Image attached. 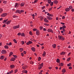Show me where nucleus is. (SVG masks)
Instances as JSON below:
<instances>
[{"label":"nucleus","instance_id":"nucleus-1","mask_svg":"<svg viewBox=\"0 0 74 74\" xmlns=\"http://www.w3.org/2000/svg\"><path fill=\"white\" fill-rule=\"evenodd\" d=\"M58 39L59 40H64V38L62 36H60V35H59L58 36Z\"/></svg>","mask_w":74,"mask_h":74},{"label":"nucleus","instance_id":"nucleus-2","mask_svg":"<svg viewBox=\"0 0 74 74\" xmlns=\"http://www.w3.org/2000/svg\"><path fill=\"white\" fill-rule=\"evenodd\" d=\"M43 64H43V63H42L40 65L38 66L39 67H38V69L39 70H40V69H41L43 67Z\"/></svg>","mask_w":74,"mask_h":74},{"label":"nucleus","instance_id":"nucleus-3","mask_svg":"<svg viewBox=\"0 0 74 74\" xmlns=\"http://www.w3.org/2000/svg\"><path fill=\"white\" fill-rule=\"evenodd\" d=\"M7 13H3L1 15V16L2 17H5L6 16H7Z\"/></svg>","mask_w":74,"mask_h":74},{"label":"nucleus","instance_id":"nucleus-4","mask_svg":"<svg viewBox=\"0 0 74 74\" xmlns=\"http://www.w3.org/2000/svg\"><path fill=\"white\" fill-rule=\"evenodd\" d=\"M19 27V25H18L14 26L13 27V29H18Z\"/></svg>","mask_w":74,"mask_h":74},{"label":"nucleus","instance_id":"nucleus-5","mask_svg":"<svg viewBox=\"0 0 74 74\" xmlns=\"http://www.w3.org/2000/svg\"><path fill=\"white\" fill-rule=\"evenodd\" d=\"M7 53V51L5 50H3L1 51V53L2 54H5Z\"/></svg>","mask_w":74,"mask_h":74},{"label":"nucleus","instance_id":"nucleus-6","mask_svg":"<svg viewBox=\"0 0 74 74\" xmlns=\"http://www.w3.org/2000/svg\"><path fill=\"white\" fill-rule=\"evenodd\" d=\"M32 43H33V42H32V41H29L27 43V45H29V44H32Z\"/></svg>","mask_w":74,"mask_h":74},{"label":"nucleus","instance_id":"nucleus-7","mask_svg":"<svg viewBox=\"0 0 74 74\" xmlns=\"http://www.w3.org/2000/svg\"><path fill=\"white\" fill-rule=\"evenodd\" d=\"M47 31L48 32H51V33H53V30L51 29H48Z\"/></svg>","mask_w":74,"mask_h":74},{"label":"nucleus","instance_id":"nucleus-8","mask_svg":"<svg viewBox=\"0 0 74 74\" xmlns=\"http://www.w3.org/2000/svg\"><path fill=\"white\" fill-rule=\"evenodd\" d=\"M47 18L48 20H52V18L49 16H47Z\"/></svg>","mask_w":74,"mask_h":74},{"label":"nucleus","instance_id":"nucleus-9","mask_svg":"<svg viewBox=\"0 0 74 74\" xmlns=\"http://www.w3.org/2000/svg\"><path fill=\"white\" fill-rule=\"evenodd\" d=\"M44 20L45 22H46V23H48V22H49V21L47 20V19L46 18H44Z\"/></svg>","mask_w":74,"mask_h":74},{"label":"nucleus","instance_id":"nucleus-10","mask_svg":"<svg viewBox=\"0 0 74 74\" xmlns=\"http://www.w3.org/2000/svg\"><path fill=\"white\" fill-rule=\"evenodd\" d=\"M36 34L37 36H39V35H40V32H39V30H37L36 32Z\"/></svg>","mask_w":74,"mask_h":74},{"label":"nucleus","instance_id":"nucleus-11","mask_svg":"<svg viewBox=\"0 0 74 74\" xmlns=\"http://www.w3.org/2000/svg\"><path fill=\"white\" fill-rule=\"evenodd\" d=\"M15 13H18L19 14H21V10H17L15 12Z\"/></svg>","mask_w":74,"mask_h":74},{"label":"nucleus","instance_id":"nucleus-12","mask_svg":"<svg viewBox=\"0 0 74 74\" xmlns=\"http://www.w3.org/2000/svg\"><path fill=\"white\" fill-rule=\"evenodd\" d=\"M27 66H23L22 68L23 70H25L27 68Z\"/></svg>","mask_w":74,"mask_h":74},{"label":"nucleus","instance_id":"nucleus-13","mask_svg":"<svg viewBox=\"0 0 74 74\" xmlns=\"http://www.w3.org/2000/svg\"><path fill=\"white\" fill-rule=\"evenodd\" d=\"M11 22V20L8 21L6 22V24H7V25H10Z\"/></svg>","mask_w":74,"mask_h":74},{"label":"nucleus","instance_id":"nucleus-14","mask_svg":"<svg viewBox=\"0 0 74 74\" xmlns=\"http://www.w3.org/2000/svg\"><path fill=\"white\" fill-rule=\"evenodd\" d=\"M31 49L32 51H33V52H35V51H36V49H35V48L34 47L31 48Z\"/></svg>","mask_w":74,"mask_h":74},{"label":"nucleus","instance_id":"nucleus-15","mask_svg":"<svg viewBox=\"0 0 74 74\" xmlns=\"http://www.w3.org/2000/svg\"><path fill=\"white\" fill-rule=\"evenodd\" d=\"M70 9L69 8H66L65 9V11L66 12H68V11H70Z\"/></svg>","mask_w":74,"mask_h":74},{"label":"nucleus","instance_id":"nucleus-16","mask_svg":"<svg viewBox=\"0 0 74 74\" xmlns=\"http://www.w3.org/2000/svg\"><path fill=\"white\" fill-rule=\"evenodd\" d=\"M39 18L40 21H42L43 19H44V17L42 16H40L39 17Z\"/></svg>","mask_w":74,"mask_h":74},{"label":"nucleus","instance_id":"nucleus-17","mask_svg":"<svg viewBox=\"0 0 74 74\" xmlns=\"http://www.w3.org/2000/svg\"><path fill=\"white\" fill-rule=\"evenodd\" d=\"M13 72H14V71L12 70L11 71H10L9 72H8L7 74H12V73H13Z\"/></svg>","mask_w":74,"mask_h":74},{"label":"nucleus","instance_id":"nucleus-18","mask_svg":"<svg viewBox=\"0 0 74 74\" xmlns=\"http://www.w3.org/2000/svg\"><path fill=\"white\" fill-rule=\"evenodd\" d=\"M53 3L54 4H57L58 3V1L56 0L53 1Z\"/></svg>","mask_w":74,"mask_h":74},{"label":"nucleus","instance_id":"nucleus-19","mask_svg":"<svg viewBox=\"0 0 74 74\" xmlns=\"http://www.w3.org/2000/svg\"><path fill=\"white\" fill-rule=\"evenodd\" d=\"M47 15L48 16H51V17H52V16H53V15L50 14L49 13H48Z\"/></svg>","mask_w":74,"mask_h":74},{"label":"nucleus","instance_id":"nucleus-20","mask_svg":"<svg viewBox=\"0 0 74 74\" xmlns=\"http://www.w3.org/2000/svg\"><path fill=\"white\" fill-rule=\"evenodd\" d=\"M24 5H25V3L23 2L20 4V6L21 7H23V6H24Z\"/></svg>","mask_w":74,"mask_h":74},{"label":"nucleus","instance_id":"nucleus-21","mask_svg":"<svg viewBox=\"0 0 74 74\" xmlns=\"http://www.w3.org/2000/svg\"><path fill=\"white\" fill-rule=\"evenodd\" d=\"M4 58H5V57L4 56H1V57L0 58V59L1 60H3V59H4Z\"/></svg>","mask_w":74,"mask_h":74},{"label":"nucleus","instance_id":"nucleus-22","mask_svg":"<svg viewBox=\"0 0 74 74\" xmlns=\"http://www.w3.org/2000/svg\"><path fill=\"white\" fill-rule=\"evenodd\" d=\"M21 36L22 37H25V35L24 33H23L21 34Z\"/></svg>","mask_w":74,"mask_h":74},{"label":"nucleus","instance_id":"nucleus-23","mask_svg":"<svg viewBox=\"0 0 74 74\" xmlns=\"http://www.w3.org/2000/svg\"><path fill=\"white\" fill-rule=\"evenodd\" d=\"M46 54V52L45 51L43 52V53L42 54V56L44 57L45 56V55Z\"/></svg>","mask_w":74,"mask_h":74},{"label":"nucleus","instance_id":"nucleus-24","mask_svg":"<svg viewBox=\"0 0 74 74\" xmlns=\"http://www.w3.org/2000/svg\"><path fill=\"white\" fill-rule=\"evenodd\" d=\"M22 73H27V70H24L22 71Z\"/></svg>","mask_w":74,"mask_h":74},{"label":"nucleus","instance_id":"nucleus-25","mask_svg":"<svg viewBox=\"0 0 74 74\" xmlns=\"http://www.w3.org/2000/svg\"><path fill=\"white\" fill-rule=\"evenodd\" d=\"M8 21V19H7L6 20H4L3 21V23H4L5 24H6V23H7V21Z\"/></svg>","mask_w":74,"mask_h":74},{"label":"nucleus","instance_id":"nucleus-26","mask_svg":"<svg viewBox=\"0 0 74 74\" xmlns=\"http://www.w3.org/2000/svg\"><path fill=\"white\" fill-rule=\"evenodd\" d=\"M15 60V58H12L11 59H10V61H14Z\"/></svg>","mask_w":74,"mask_h":74},{"label":"nucleus","instance_id":"nucleus-27","mask_svg":"<svg viewBox=\"0 0 74 74\" xmlns=\"http://www.w3.org/2000/svg\"><path fill=\"white\" fill-rule=\"evenodd\" d=\"M65 54H66V52H64L63 51L61 53H60V54L61 55H65Z\"/></svg>","mask_w":74,"mask_h":74},{"label":"nucleus","instance_id":"nucleus-28","mask_svg":"<svg viewBox=\"0 0 74 74\" xmlns=\"http://www.w3.org/2000/svg\"><path fill=\"white\" fill-rule=\"evenodd\" d=\"M15 67V66L14 65H10V68L11 69H13Z\"/></svg>","mask_w":74,"mask_h":74},{"label":"nucleus","instance_id":"nucleus-29","mask_svg":"<svg viewBox=\"0 0 74 74\" xmlns=\"http://www.w3.org/2000/svg\"><path fill=\"white\" fill-rule=\"evenodd\" d=\"M56 44H53V45L52 46L54 48H56Z\"/></svg>","mask_w":74,"mask_h":74},{"label":"nucleus","instance_id":"nucleus-30","mask_svg":"<svg viewBox=\"0 0 74 74\" xmlns=\"http://www.w3.org/2000/svg\"><path fill=\"white\" fill-rule=\"evenodd\" d=\"M56 62L57 63H60V60H59V59L57 58L56 60Z\"/></svg>","mask_w":74,"mask_h":74},{"label":"nucleus","instance_id":"nucleus-31","mask_svg":"<svg viewBox=\"0 0 74 74\" xmlns=\"http://www.w3.org/2000/svg\"><path fill=\"white\" fill-rule=\"evenodd\" d=\"M4 48L5 49H8V46H7V45H5L4 46Z\"/></svg>","mask_w":74,"mask_h":74},{"label":"nucleus","instance_id":"nucleus-32","mask_svg":"<svg viewBox=\"0 0 74 74\" xmlns=\"http://www.w3.org/2000/svg\"><path fill=\"white\" fill-rule=\"evenodd\" d=\"M3 9L0 8V14L2 13L3 12Z\"/></svg>","mask_w":74,"mask_h":74},{"label":"nucleus","instance_id":"nucleus-33","mask_svg":"<svg viewBox=\"0 0 74 74\" xmlns=\"http://www.w3.org/2000/svg\"><path fill=\"white\" fill-rule=\"evenodd\" d=\"M66 71L65 69H63L62 71V73H66Z\"/></svg>","mask_w":74,"mask_h":74},{"label":"nucleus","instance_id":"nucleus-34","mask_svg":"<svg viewBox=\"0 0 74 74\" xmlns=\"http://www.w3.org/2000/svg\"><path fill=\"white\" fill-rule=\"evenodd\" d=\"M13 41H14V42H15L16 44L17 43V41H16V40L15 39H14L13 40Z\"/></svg>","mask_w":74,"mask_h":74},{"label":"nucleus","instance_id":"nucleus-35","mask_svg":"<svg viewBox=\"0 0 74 74\" xmlns=\"http://www.w3.org/2000/svg\"><path fill=\"white\" fill-rule=\"evenodd\" d=\"M63 65L64 64L62 63H60L59 64V66H63Z\"/></svg>","mask_w":74,"mask_h":74},{"label":"nucleus","instance_id":"nucleus-36","mask_svg":"<svg viewBox=\"0 0 74 74\" xmlns=\"http://www.w3.org/2000/svg\"><path fill=\"white\" fill-rule=\"evenodd\" d=\"M71 59V58H70V57H69L67 59V62H69V61Z\"/></svg>","mask_w":74,"mask_h":74},{"label":"nucleus","instance_id":"nucleus-37","mask_svg":"<svg viewBox=\"0 0 74 74\" xmlns=\"http://www.w3.org/2000/svg\"><path fill=\"white\" fill-rule=\"evenodd\" d=\"M47 2L49 4H50L51 3V0H47Z\"/></svg>","mask_w":74,"mask_h":74},{"label":"nucleus","instance_id":"nucleus-38","mask_svg":"<svg viewBox=\"0 0 74 74\" xmlns=\"http://www.w3.org/2000/svg\"><path fill=\"white\" fill-rule=\"evenodd\" d=\"M12 54H13V53L12 52H11L10 53L9 56H12Z\"/></svg>","mask_w":74,"mask_h":74},{"label":"nucleus","instance_id":"nucleus-39","mask_svg":"<svg viewBox=\"0 0 74 74\" xmlns=\"http://www.w3.org/2000/svg\"><path fill=\"white\" fill-rule=\"evenodd\" d=\"M67 66L68 67H70V66H71V64L69 63V64H67Z\"/></svg>","mask_w":74,"mask_h":74},{"label":"nucleus","instance_id":"nucleus-40","mask_svg":"<svg viewBox=\"0 0 74 74\" xmlns=\"http://www.w3.org/2000/svg\"><path fill=\"white\" fill-rule=\"evenodd\" d=\"M13 56H14L16 59H17L18 58V56L16 55H13Z\"/></svg>","mask_w":74,"mask_h":74},{"label":"nucleus","instance_id":"nucleus-41","mask_svg":"<svg viewBox=\"0 0 74 74\" xmlns=\"http://www.w3.org/2000/svg\"><path fill=\"white\" fill-rule=\"evenodd\" d=\"M42 29H43V27L42 26H40V30H42Z\"/></svg>","mask_w":74,"mask_h":74},{"label":"nucleus","instance_id":"nucleus-42","mask_svg":"<svg viewBox=\"0 0 74 74\" xmlns=\"http://www.w3.org/2000/svg\"><path fill=\"white\" fill-rule=\"evenodd\" d=\"M21 42L22 45H23V44H25V42H24V41H21Z\"/></svg>","mask_w":74,"mask_h":74},{"label":"nucleus","instance_id":"nucleus-43","mask_svg":"<svg viewBox=\"0 0 74 74\" xmlns=\"http://www.w3.org/2000/svg\"><path fill=\"white\" fill-rule=\"evenodd\" d=\"M41 58L40 57H39L38 58V61H40V60H41Z\"/></svg>","mask_w":74,"mask_h":74},{"label":"nucleus","instance_id":"nucleus-44","mask_svg":"<svg viewBox=\"0 0 74 74\" xmlns=\"http://www.w3.org/2000/svg\"><path fill=\"white\" fill-rule=\"evenodd\" d=\"M29 34L30 35H31V36H32L33 34H32V32L30 31L29 32Z\"/></svg>","mask_w":74,"mask_h":74},{"label":"nucleus","instance_id":"nucleus-45","mask_svg":"<svg viewBox=\"0 0 74 74\" xmlns=\"http://www.w3.org/2000/svg\"><path fill=\"white\" fill-rule=\"evenodd\" d=\"M14 73H17L18 72V69H16L14 70Z\"/></svg>","mask_w":74,"mask_h":74},{"label":"nucleus","instance_id":"nucleus-46","mask_svg":"<svg viewBox=\"0 0 74 74\" xmlns=\"http://www.w3.org/2000/svg\"><path fill=\"white\" fill-rule=\"evenodd\" d=\"M23 49L22 48H21L20 49V52H22L23 51Z\"/></svg>","mask_w":74,"mask_h":74},{"label":"nucleus","instance_id":"nucleus-47","mask_svg":"<svg viewBox=\"0 0 74 74\" xmlns=\"http://www.w3.org/2000/svg\"><path fill=\"white\" fill-rule=\"evenodd\" d=\"M66 27L65 25H64L62 26V29H65Z\"/></svg>","mask_w":74,"mask_h":74},{"label":"nucleus","instance_id":"nucleus-48","mask_svg":"<svg viewBox=\"0 0 74 74\" xmlns=\"http://www.w3.org/2000/svg\"><path fill=\"white\" fill-rule=\"evenodd\" d=\"M44 25H45V26H49V24H47L46 23L44 24Z\"/></svg>","mask_w":74,"mask_h":74},{"label":"nucleus","instance_id":"nucleus-49","mask_svg":"<svg viewBox=\"0 0 74 74\" xmlns=\"http://www.w3.org/2000/svg\"><path fill=\"white\" fill-rule=\"evenodd\" d=\"M37 30H37L36 29H33V31L34 32H35V31H36Z\"/></svg>","mask_w":74,"mask_h":74},{"label":"nucleus","instance_id":"nucleus-50","mask_svg":"<svg viewBox=\"0 0 74 74\" xmlns=\"http://www.w3.org/2000/svg\"><path fill=\"white\" fill-rule=\"evenodd\" d=\"M69 9H71L72 8H73V6H72V5L70 6L69 7Z\"/></svg>","mask_w":74,"mask_h":74},{"label":"nucleus","instance_id":"nucleus-51","mask_svg":"<svg viewBox=\"0 0 74 74\" xmlns=\"http://www.w3.org/2000/svg\"><path fill=\"white\" fill-rule=\"evenodd\" d=\"M17 35L18 36H19L21 35V33L19 32L17 34Z\"/></svg>","mask_w":74,"mask_h":74},{"label":"nucleus","instance_id":"nucleus-52","mask_svg":"<svg viewBox=\"0 0 74 74\" xmlns=\"http://www.w3.org/2000/svg\"><path fill=\"white\" fill-rule=\"evenodd\" d=\"M53 2H51V3L50 4V5L51 6H52L53 5Z\"/></svg>","mask_w":74,"mask_h":74},{"label":"nucleus","instance_id":"nucleus-53","mask_svg":"<svg viewBox=\"0 0 74 74\" xmlns=\"http://www.w3.org/2000/svg\"><path fill=\"white\" fill-rule=\"evenodd\" d=\"M24 12V11L23 10H20V13L21 12V13H22L23 12Z\"/></svg>","mask_w":74,"mask_h":74},{"label":"nucleus","instance_id":"nucleus-54","mask_svg":"<svg viewBox=\"0 0 74 74\" xmlns=\"http://www.w3.org/2000/svg\"><path fill=\"white\" fill-rule=\"evenodd\" d=\"M45 8V7L44 6L42 7V10H44V8Z\"/></svg>","mask_w":74,"mask_h":74},{"label":"nucleus","instance_id":"nucleus-55","mask_svg":"<svg viewBox=\"0 0 74 74\" xmlns=\"http://www.w3.org/2000/svg\"><path fill=\"white\" fill-rule=\"evenodd\" d=\"M3 3H4V4H6V3H7V1H4L3 2Z\"/></svg>","mask_w":74,"mask_h":74},{"label":"nucleus","instance_id":"nucleus-56","mask_svg":"<svg viewBox=\"0 0 74 74\" xmlns=\"http://www.w3.org/2000/svg\"><path fill=\"white\" fill-rule=\"evenodd\" d=\"M37 1V0H35L34 1V3H36Z\"/></svg>","mask_w":74,"mask_h":74},{"label":"nucleus","instance_id":"nucleus-57","mask_svg":"<svg viewBox=\"0 0 74 74\" xmlns=\"http://www.w3.org/2000/svg\"><path fill=\"white\" fill-rule=\"evenodd\" d=\"M22 56H23L24 55L23 54V53H22L21 54Z\"/></svg>","mask_w":74,"mask_h":74},{"label":"nucleus","instance_id":"nucleus-58","mask_svg":"<svg viewBox=\"0 0 74 74\" xmlns=\"http://www.w3.org/2000/svg\"><path fill=\"white\" fill-rule=\"evenodd\" d=\"M16 17H17L18 16H16L15 15H14L13 16V18H16Z\"/></svg>","mask_w":74,"mask_h":74},{"label":"nucleus","instance_id":"nucleus-59","mask_svg":"<svg viewBox=\"0 0 74 74\" xmlns=\"http://www.w3.org/2000/svg\"><path fill=\"white\" fill-rule=\"evenodd\" d=\"M69 69H70V70H71L72 69V67L71 66L69 67Z\"/></svg>","mask_w":74,"mask_h":74},{"label":"nucleus","instance_id":"nucleus-60","mask_svg":"<svg viewBox=\"0 0 74 74\" xmlns=\"http://www.w3.org/2000/svg\"><path fill=\"white\" fill-rule=\"evenodd\" d=\"M51 10H52V8H50L49 9V11H51Z\"/></svg>","mask_w":74,"mask_h":74},{"label":"nucleus","instance_id":"nucleus-61","mask_svg":"<svg viewBox=\"0 0 74 74\" xmlns=\"http://www.w3.org/2000/svg\"><path fill=\"white\" fill-rule=\"evenodd\" d=\"M61 24L62 25H65V23H61Z\"/></svg>","mask_w":74,"mask_h":74},{"label":"nucleus","instance_id":"nucleus-62","mask_svg":"<svg viewBox=\"0 0 74 74\" xmlns=\"http://www.w3.org/2000/svg\"><path fill=\"white\" fill-rule=\"evenodd\" d=\"M62 19H65V16H63L62 17Z\"/></svg>","mask_w":74,"mask_h":74},{"label":"nucleus","instance_id":"nucleus-63","mask_svg":"<svg viewBox=\"0 0 74 74\" xmlns=\"http://www.w3.org/2000/svg\"><path fill=\"white\" fill-rule=\"evenodd\" d=\"M71 11H72V12H74V9H71Z\"/></svg>","mask_w":74,"mask_h":74},{"label":"nucleus","instance_id":"nucleus-64","mask_svg":"<svg viewBox=\"0 0 74 74\" xmlns=\"http://www.w3.org/2000/svg\"><path fill=\"white\" fill-rule=\"evenodd\" d=\"M15 7H18V6H17V4H16V5L15 6Z\"/></svg>","mask_w":74,"mask_h":74}]
</instances>
